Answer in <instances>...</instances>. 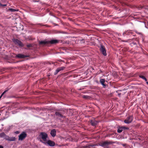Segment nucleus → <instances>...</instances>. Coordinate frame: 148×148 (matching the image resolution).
<instances>
[{"label":"nucleus","mask_w":148,"mask_h":148,"mask_svg":"<svg viewBox=\"0 0 148 148\" xmlns=\"http://www.w3.org/2000/svg\"><path fill=\"white\" fill-rule=\"evenodd\" d=\"M39 43L40 44L45 45L47 43V42L45 41H41Z\"/></svg>","instance_id":"nucleus-19"},{"label":"nucleus","mask_w":148,"mask_h":148,"mask_svg":"<svg viewBox=\"0 0 148 148\" xmlns=\"http://www.w3.org/2000/svg\"><path fill=\"white\" fill-rule=\"evenodd\" d=\"M27 47H32V45L30 44H28V45H27Z\"/></svg>","instance_id":"nucleus-28"},{"label":"nucleus","mask_w":148,"mask_h":148,"mask_svg":"<svg viewBox=\"0 0 148 148\" xmlns=\"http://www.w3.org/2000/svg\"><path fill=\"white\" fill-rule=\"evenodd\" d=\"M40 141H41V142H42V140H40Z\"/></svg>","instance_id":"nucleus-34"},{"label":"nucleus","mask_w":148,"mask_h":148,"mask_svg":"<svg viewBox=\"0 0 148 148\" xmlns=\"http://www.w3.org/2000/svg\"><path fill=\"white\" fill-rule=\"evenodd\" d=\"M1 115V114H0V116Z\"/></svg>","instance_id":"nucleus-35"},{"label":"nucleus","mask_w":148,"mask_h":148,"mask_svg":"<svg viewBox=\"0 0 148 148\" xmlns=\"http://www.w3.org/2000/svg\"><path fill=\"white\" fill-rule=\"evenodd\" d=\"M0 137L3 138L6 140L8 141H15L16 139L15 137H10L9 136L6 135L3 132L0 133Z\"/></svg>","instance_id":"nucleus-1"},{"label":"nucleus","mask_w":148,"mask_h":148,"mask_svg":"<svg viewBox=\"0 0 148 148\" xmlns=\"http://www.w3.org/2000/svg\"><path fill=\"white\" fill-rule=\"evenodd\" d=\"M64 68V67H61L60 68H59L58 69H59V70H60V71L63 70Z\"/></svg>","instance_id":"nucleus-25"},{"label":"nucleus","mask_w":148,"mask_h":148,"mask_svg":"<svg viewBox=\"0 0 148 148\" xmlns=\"http://www.w3.org/2000/svg\"><path fill=\"white\" fill-rule=\"evenodd\" d=\"M135 32H136V33H138V34H140V33L137 32V31H135Z\"/></svg>","instance_id":"nucleus-30"},{"label":"nucleus","mask_w":148,"mask_h":148,"mask_svg":"<svg viewBox=\"0 0 148 148\" xmlns=\"http://www.w3.org/2000/svg\"><path fill=\"white\" fill-rule=\"evenodd\" d=\"M123 130V128H122V127H119L117 130V132L119 133H121L122 132Z\"/></svg>","instance_id":"nucleus-15"},{"label":"nucleus","mask_w":148,"mask_h":148,"mask_svg":"<svg viewBox=\"0 0 148 148\" xmlns=\"http://www.w3.org/2000/svg\"><path fill=\"white\" fill-rule=\"evenodd\" d=\"M9 10L11 12H15L16 11H18V10L16 9H13L12 8H10L9 9Z\"/></svg>","instance_id":"nucleus-17"},{"label":"nucleus","mask_w":148,"mask_h":148,"mask_svg":"<svg viewBox=\"0 0 148 148\" xmlns=\"http://www.w3.org/2000/svg\"><path fill=\"white\" fill-rule=\"evenodd\" d=\"M13 42L16 44L18 45L19 46L23 47L24 45L22 42L17 39H13L12 40Z\"/></svg>","instance_id":"nucleus-4"},{"label":"nucleus","mask_w":148,"mask_h":148,"mask_svg":"<svg viewBox=\"0 0 148 148\" xmlns=\"http://www.w3.org/2000/svg\"><path fill=\"white\" fill-rule=\"evenodd\" d=\"M133 120V117L132 116H129L124 120V122L126 124H129L131 123Z\"/></svg>","instance_id":"nucleus-5"},{"label":"nucleus","mask_w":148,"mask_h":148,"mask_svg":"<svg viewBox=\"0 0 148 148\" xmlns=\"http://www.w3.org/2000/svg\"><path fill=\"white\" fill-rule=\"evenodd\" d=\"M8 91V90H5V91H4L2 93V94H1V96H0V99H1V97H2V96L5 93H6V92L7 91Z\"/></svg>","instance_id":"nucleus-22"},{"label":"nucleus","mask_w":148,"mask_h":148,"mask_svg":"<svg viewBox=\"0 0 148 148\" xmlns=\"http://www.w3.org/2000/svg\"><path fill=\"white\" fill-rule=\"evenodd\" d=\"M16 57L20 58H24L25 56L23 54H19L16 55Z\"/></svg>","instance_id":"nucleus-13"},{"label":"nucleus","mask_w":148,"mask_h":148,"mask_svg":"<svg viewBox=\"0 0 148 148\" xmlns=\"http://www.w3.org/2000/svg\"><path fill=\"white\" fill-rule=\"evenodd\" d=\"M59 71H60V70H59V69H58V68H57L56 70V72L54 73V75H56Z\"/></svg>","instance_id":"nucleus-20"},{"label":"nucleus","mask_w":148,"mask_h":148,"mask_svg":"<svg viewBox=\"0 0 148 148\" xmlns=\"http://www.w3.org/2000/svg\"><path fill=\"white\" fill-rule=\"evenodd\" d=\"M58 42V40H52L49 41V42L51 44H56Z\"/></svg>","instance_id":"nucleus-11"},{"label":"nucleus","mask_w":148,"mask_h":148,"mask_svg":"<svg viewBox=\"0 0 148 148\" xmlns=\"http://www.w3.org/2000/svg\"><path fill=\"white\" fill-rule=\"evenodd\" d=\"M100 50L102 54L104 56L107 55V53L104 47L102 45H101Z\"/></svg>","instance_id":"nucleus-6"},{"label":"nucleus","mask_w":148,"mask_h":148,"mask_svg":"<svg viewBox=\"0 0 148 148\" xmlns=\"http://www.w3.org/2000/svg\"><path fill=\"white\" fill-rule=\"evenodd\" d=\"M20 133V131H17L14 132V133L16 134H18Z\"/></svg>","instance_id":"nucleus-27"},{"label":"nucleus","mask_w":148,"mask_h":148,"mask_svg":"<svg viewBox=\"0 0 148 148\" xmlns=\"http://www.w3.org/2000/svg\"><path fill=\"white\" fill-rule=\"evenodd\" d=\"M90 123L92 125L95 126L97 124V122L95 121L91 120Z\"/></svg>","instance_id":"nucleus-12"},{"label":"nucleus","mask_w":148,"mask_h":148,"mask_svg":"<svg viewBox=\"0 0 148 148\" xmlns=\"http://www.w3.org/2000/svg\"><path fill=\"white\" fill-rule=\"evenodd\" d=\"M0 6H7L6 4H1V3H0Z\"/></svg>","instance_id":"nucleus-26"},{"label":"nucleus","mask_w":148,"mask_h":148,"mask_svg":"<svg viewBox=\"0 0 148 148\" xmlns=\"http://www.w3.org/2000/svg\"><path fill=\"white\" fill-rule=\"evenodd\" d=\"M46 143L51 147L54 146L55 144L54 142L51 140H48L46 142Z\"/></svg>","instance_id":"nucleus-7"},{"label":"nucleus","mask_w":148,"mask_h":148,"mask_svg":"<svg viewBox=\"0 0 148 148\" xmlns=\"http://www.w3.org/2000/svg\"><path fill=\"white\" fill-rule=\"evenodd\" d=\"M8 91V90H5V91H4L2 93V94H1V96H0V99H1V97H2V96L5 93H6V92L7 91Z\"/></svg>","instance_id":"nucleus-23"},{"label":"nucleus","mask_w":148,"mask_h":148,"mask_svg":"<svg viewBox=\"0 0 148 148\" xmlns=\"http://www.w3.org/2000/svg\"><path fill=\"white\" fill-rule=\"evenodd\" d=\"M139 77L142 78V79L145 80V81H147V79H146V78L143 75H139Z\"/></svg>","instance_id":"nucleus-18"},{"label":"nucleus","mask_w":148,"mask_h":148,"mask_svg":"<svg viewBox=\"0 0 148 148\" xmlns=\"http://www.w3.org/2000/svg\"><path fill=\"white\" fill-rule=\"evenodd\" d=\"M87 96H86V95H83V97L84 98H86Z\"/></svg>","instance_id":"nucleus-29"},{"label":"nucleus","mask_w":148,"mask_h":148,"mask_svg":"<svg viewBox=\"0 0 148 148\" xmlns=\"http://www.w3.org/2000/svg\"><path fill=\"white\" fill-rule=\"evenodd\" d=\"M105 81V79H101L100 80V82L101 83V84L104 87H105L106 86V85L104 84Z\"/></svg>","instance_id":"nucleus-10"},{"label":"nucleus","mask_w":148,"mask_h":148,"mask_svg":"<svg viewBox=\"0 0 148 148\" xmlns=\"http://www.w3.org/2000/svg\"><path fill=\"white\" fill-rule=\"evenodd\" d=\"M123 130H128L129 129V128L128 127H126L124 126H122Z\"/></svg>","instance_id":"nucleus-24"},{"label":"nucleus","mask_w":148,"mask_h":148,"mask_svg":"<svg viewBox=\"0 0 148 148\" xmlns=\"http://www.w3.org/2000/svg\"><path fill=\"white\" fill-rule=\"evenodd\" d=\"M27 136V135L25 132H22L18 136V140H23Z\"/></svg>","instance_id":"nucleus-3"},{"label":"nucleus","mask_w":148,"mask_h":148,"mask_svg":"<svg viewBox=\"0 0 148 148\" xmlns=\"http://www.w3.org/2000/svg\"><path fill=\"white\" fill-rule=\"evenodd\" d=\"M56 116H58L59 117L63 118L64 117L63 115V113L59 112H56L55 113Z\"/></svg>","instance_id":"nucleus-8"},{"label":"nucleus","mask_w":148,"mask_h":148,"mask_svg":"<svg viewBox=\"0 0 148 148\" xmlns=\"http://www.w3.org/2000/svg\"><path fill=\"white\" fill-rule=\"evenodd\" d=\"M132 34V32L131 31H127L126 32H125L123 34V35L125 34L127 35H130V34Z\"/></svg>","instance_id":"nucleus-14"},{"label":"nucleus","mask_w":148,"mask_h":148,"mask_svg":"<svg viewBox=\"0 0 148 148\" xmlns=\"http://www.w3.org/2000/svg\"><path fill=\"white\" fill-rule=\"evenodd\" d=\"M146 82V83L148 85V82H147V81Z\"/></svg>","instance_id":"nucleus-33"},{"label":"nucleus","mask_w":148,"mask_h":148,"mask_svg":"<svg viewBox=\"0 0 148 148\" xmlns=\"http://www.w3.org/2000/svg\"><path fill=\"white\" fill-rule=\"evenodd\" d=\"M121 95V94L120 93V94H118V95H119V96H120V95Z\"/></svg>","instance_id":"nucleus-32"},{"label":"nucleus","mask_w":148,"mask_h":148,"mask_svg":"<svg viewBox=\"0 0 148 148\" xmlns=\"http://www.w3.org/2000/svg\"><path fill=\"white\" fill-rule=\"evenodd\" d=\"M50 134L53 137H54L55 136L56 134V130L54 129L52 130L51 131Z\"/></svg>","instance_id":"nucleus-9"},{"label":"nucleus","mask_w":148,"mask_h":148,"mask_svg":"<svg viewBox=\"0 0 148 148\" xmlns=\"http://www.w3.org/2000/svg\"><path fill=\"white\" fill-rule=\"evenodd\" d=\"M108 143L107 142H104L102 143H101V145H100L102 147H104L106 146V145H108Z\"/></svg>","instance_id":"nucleus-16"},{"label":"nucleus","mask_w":148,"mask_h":148,"mask_svg":"<svg viewBox=\"0 0 148 148\" xmlns=\"http://www.w3.org/2000/svg\"><path fill=\"white\" fill-rule=\"evenodd\" d=\"M8 91V90H5V91H4L2 93V94H1V96H0V99H1V97H2V96L5 93H6V92L7 91Z\"/></svg>","instance_id":"nucleus-21"},{"label":"nucleus","mask_w":148,"mask_h":148,"mask_svg":"<svg viewBox=\"0 0 148 148\" xmlns=\"http://www.w3.org/2000/svg\"><path fill=\"white\" fill-rule=\"evenodd\" d=\"M0 148H3V147L2 146L0 145Z\"/></svg>","instance_id":"nucleus-31"},{"label":"nucleus","mask_w":148,"mask_h":148,"mask_svg":"<svg viewBox=\"0 0 148 148\" xmlns=\"http://www.w3.org/2000/svg\"><path fill=\"white\" fill-rule=\"evenodd\" d=\"M40 137L44 141L47 140V138L48 137L47 134L45 132H41L39 135Z\"/></svg>","instance_id":"nucleus-2"}]
</instances>
